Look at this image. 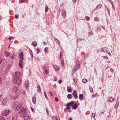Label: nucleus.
Segmentation results:
<instances>
[{"label":"nucleus","instance_id":"1","mask_svg":"<svg viewBox=\"0 0 120 120\" xmlns=\"http://www.w3.org/2000/svg\"><path fill=\"white\" fill-rule=\"evenodd\" d=\"M21 74L19 72H17L15 73L13 80V82L17 83V85H19L21 82V79L19 77L21 76Z\"/></svg>","mask_w":120,"mask_h":120},{"label":"nucleus","instance_id":"2","mask_svg":"<svg viewBox=\"0 0 120 120\" xmlns=\"http://www.w3.org/2000/svg\"><path fill=\"white\" fill-rule=\"evenodd\" d=\"M12 91L15 94V98L14 99L16 98L20 93L19 90L17 87H13L12 89Z\"/></svg>","mask_w":120,"mask_h":120},{"label":"nucleus","instance_id":"3","mask_svg":"<svg viewBox=\"0 0 120 120\" xmlns=\"http://www.w3.org/2000/svg\"><path fill=\"white\" fill-rule=\"evenodd\" d=\"M18 110V113L20 114L22 113H23L21 115L22 117L26 115V109L22 107Z\"/></svg>","mask_w":120,"mask_h":120},{"label":"nucleus","instance_id":"4","mask_svg":"<svg viewBox=\"0 0 120 120\" xmlns=\"http://www.w3.org/2000/svg\"><path fill=\"white\" fill-rule=\"evenodd\" d=\"M80 67V65L79 64H78L76 65L74 67L73 70L72 71V74L75 73Z\"/></svg>","mask_w":120,"mask_h":120},{"label":"nucleus","instance_id":"5","mask_svg":"<svg viewBox=\"0 0 120 120\" xmlns=\"http://www.w3.org/2000/svg\"><path fill=\"white\" fill-rule=\"evenodd\" d=\"M74 103V102L73 101H71L70 102L68 103L67 104V107H66V109L68 110H69L70 109V108L69 107V106H72Z\"/></svg>","mask_w":120,"mask_h":120},{"label":"nucleus","instance_id":"6","mask_svg":"<svg viewBox=\"0 0 120 120\" xmlns=\"http://www.w3.org/2000/svg\"><path fill=\"white\" fill-rule=\"evenodd\" d=\"M22 103L21 102L17 103V106L15 109V110L18 111L19 109L20 108L22 107Z\"/></svg>","mask_w":120,"mask_h":120},{"label":"nucleus","instance_id":"7","mask_svg":"<svg viewBox=\"0 0 120 120\" xmlns=\"http://www.w3.org/2000/svg\"><path fill=\"white\" fill-rule=\"evenodd\" d=\"M8 102V99L7 98H4L3 99L2 103V105L5 106L7 105Z\"/></svg>","mask_w":120,"mask_h":120},{"label":"nucleus","instance_id":"8","mask_svg":"<svg viewBox=\"0 0 120 120\" xmlns=\"http://www.w3.org/2000/svg\"><path fill=\"white\" fill-rule=\"evenodd\" d=\"M10 110H4L2 113V116H5L8 115L10 112Z\"/></svg>","mask_w":120,"mask_h":120},{"label":"nucleus","instance_id":"9","mask_svg":"<svg viewBox=\"0 0 120 120\" xmlns=\"http://www.w3.org/2000/svg\"><path fill=\"white\" fill-rule=\"evenodd\" d=\"M12 120H17V113H14L12 115Z\"/></svg>","mask_w":120,"mask_h":120},{"label":"nucleus","instance_id":"10","mask_svg":"<svg viewBox=\"0 0 120 120\" xmlns=\"http://www.w3.org/2000/svg\"><path fill=\"white\" fill-rule=\"evenodd\" d=\"M23 60L22 59H20L19 61V64L20 67L21 68L23 67Z\"/></svg>","mask_w":120,"mask_h":120},{"label":"nucleus","instance_id":"11","mask_svg":"<svg viewBox=\"0 0 120 120\" xmlns=\"http://www.w3.org/2000/svg\"><path fill=\"white\" fill-rule=\"evenodd\" d=\"M72 95L74 96V98L75 99H77L78 98V96L77 95V93L75 91H74L72 93Z\"/></svg>","mask_w":120,"mask_h":120},{"label":"nucleus","instance_id":"12","mask_svg":"<svg viewBox=\"0 0 120 120\" xmlns=\"http://www.w3.org/2000/svg\"><path fill=\"white\" fill-rule=\"evenodd\" d=\"M62 14L63 18L65 17L66 15V12L65 10H62Z\"/></svg>","mask_w":120,"mask_h":120},{"label":"nucleus","instance_id":"13","mask_svg":"<svg viewBox=\"0 0 120 120\" xmlns=\"http://www.w3.org/2000/svg\"><path fill=\"white\" fill-rule=\"evenodd\" d=\"M29 85V82L27 80H26L25 83V86L26 87V89L28 88Z\"/></svg>","mask_w":120,"mask_h":120},{"label":"nucleus","instance_id":"14","mask_svg":"<svg viewBox=\"0 0 120 120\" xmlns=\"http://www.w3.org/2000/svg\"><path fill=\"white\" fill-rule=\"evenodd\" d=\"M101 50L103 52H106L108 51V49L106 47H105L102 48Z\"/></svg>","mask_w":120,"mask_h":120},{"label":"nucleus","instance_id":"15","mask_svg":"<svg viewBox=\"0 0 120 120\" xmlns=\"http://www.w3.org/2000/svg\"><path fill=\"white\" fill-rule=\"evenodd\" d=\"M37 90L39 92H41V91L40 85L39 84H38L37 85Z\"/></svg>","mask_w":120,"mask_h":120},{"label":"nucleus","instance_id":"16","mask_svg":"<svg viewBox=\"0 0 120 120\" xmlns=\"http://www.w3.org/2000/svg\"><path fill=\"white\" fill-rule=\"evenodd\" d=\"M36 98L35 97H34L32 98V102L33 103L35 104L36 102Z\"/></svg>","mask_w":120,"mask_h":120},{"label":"nucleus","instance_id":"17","mask_svg":"<svg viewBox=\"0 0 120 120\" xmlns=\"http://www.w3.org/2000/svg\"><path fill=\"white\" fill-rule=\"evenodd\" d=\"M23 53L22 52H21L19 54V57L20 59H22V60H23Z\"/></svg>","mask_w":120,"mask_h":120},{"label":"nucleus","instance_id":"18","mask_svg":"<svg viewBox=\"0 0 120 120\" xmlns=\"http://www.w3.org/2000/svg\"><path fill=\"white\" fill-rule=\"evenodd\" d=\"M117 100L118 101V98H117ZM119 104V102L118 101H117L116 102V104H115V107L116 108H117L118 107V106Z\"/></svg>","mask_w":120,"mask_h":120},{"label":"nucleus","instance_id":"19","mask_svg":"<svg viewBox=\"0 0 120 120\" xmlns=\"http://www.w3.org/2000/svg\"><path fill=\"white\" fill-rule=\"evenodd\" d=\"M53 67L55 70L58 69L59 68V66L56 65H53Z\"/></svg>","mask_w":120,"mask_h":120},{"label":"nucleus","instance_id":"20","mask_svg":"<svg viewBox=\"0 0 120 120\" xmlns=\"http://www.w3.org/2000/svg\"><path fill=\"white\" fill-rule=\"evenodd\" d=\"M109 101L111 102H112L114 100V98L111 97H110L109 99Z\"/></svg>","mask_w":120,"mask_h":120},{"label":"nucleus","instance_id":"21","mask_svg":"<svg viewBox=\"0 0 120 120\" xmlns=\"http://www.w3.org/2000/svg\"><path fill=\"white\" fill-rule=\"evenodd\" d=\"M72 106V108L73 109H76L77 108V106L76 104H75L73 105Z\"/></svg>","mask_w":120,"mask_h":120},{"label":"nucleus","instance_id":"22","mask_svg":"<svg viewBox=\"0 0 120 120\" xmlns=\"http://www.w3.org/2000/svg\"><path fill=\"white\" fill-rule=\"evenodd\" d=\"M83 95L82 94H80L79 95V99L81 100H82L83 99V98L81 99V98H83Z\"/></svg>","mask_w":120,"mask_h":120},{"label":"nucleus","instance_id":"23","mask_svg":"<svg viewBox=\"0 0 120 120\" xmlns=\"http://www.w3.org/2000/svg\"><path fill=\"white\" fill-rule=\"evenodd\" d=\"M72 97V96L71 94H69L67 96V98L69 99H71Z\"/></svg>","mask_w":120,"mask_h":120},{"label":"nucleus","instance_id":"24","mask_svg":"<svg viewBox=\"0 0 120 120\" xmlns=\"http://www.w3.org/2000/svg\"><path fill=\"white\" fill-rule=\"evenodd\" d=\"M63 52L62 51H61L60 52V59H61L62 58V57L63 56Z\"/></svg>","mask_w":120,"mask_h":120},{"label":"nucleus","instance_id":"25","mask_svg":"<svg viewBox=\"0 0 120 120\" xmlns=\"http://www.w3.org/2000/svg\"><path fill=\"white\" fill-rule=\"evenodd\" d=\"M101 4H99L98 5H97L96 7V9H99V8H100L101 7Z\"/></svg>","mask_w":120,"mask_h":120},{"label":"nucleus","instance_id":"26","mask_svg":"<svg viewBox=\"0 0 120 120\" xmlns=\"http://www.w3.org/2000/svg\"><path fill=\"white\" fill-rule=\"evenodd\" d=\"M29 116H26L24 118V120H29Z\"/></svg>","mask_w":120,"mask_h":120},{"label":"nucleus","instance_id":"27","mask_svg":"<svg viewBox=\"0 0 120 120\" xmlns=\"http://www.w3.org/2000/svg\"><path fill=\"white\" fill-rule=\"evenodd\" d=\"M49 9L47 6H46L45 8V12L47 13Z\"/></svg>","mask_w":120,"mask_h":120},{"label":"nucleus","instance_id":"28","mask_svg":"<svg viewBox=\"0 0 120 120\" xmlns=\"http://www.w3.org/2000/svg\"><path fill=\"white\" fill-rule=\"evenodd\" d=\"M87 81V79H83L82 80V82L84 83H86Z\"/></svg>","mask_w":120,"mask_h":120},{"label":"nucleus","instance_id":"29","mask_svg":"<svg viewBox=\"0 0 120 120\" xmlns=\"http://www.w3.org/2000/svg\"><path fill=\"white\" fill-rule=\"evenodd\" d=\"M30 53L31 55V58H32V59H33L32 58H33V53H32V50H31L30 51Z\"/></svg>","mask_w":120,"mask_h":120},{"label":"nucleus","instance_id":"30","mask_svg":"<svg viewBox=\"0 0 120 120\" xmlns=\"http://www.w3.org/2000/svg\"><path fill=\"white\" fill-rule=\"evenodd\" d=\"M44 51L45 53H46L48 51V48L47 47H46L45 48Z\"/></svg>","mask_w":120,"mask_h":120},{"label":"nucleus","instance_id":"31","mask_svg":"<svg viewBox=\"0 0 120 120\" xmlns=\"http://www.w3.org/2000/svg\"><path fill=\"white\" fill-rule=\"evenodd\" d=\"M61 64H62V66H64V62L63 60L61 59Z\"/></svg>","mask_w":120,"mask_h":120},{"label":"nucleus","instance_id":"32","mask_svg":"<svg viewBox=\"0 0 120 120\" xmlns=\"http://www.w3.org/2000/svg\"><path fill=\"white\" fill-rule=\"evenodd\" d=\"M99 18H98L96 17H95L94 18V20L95 21H99Z\"/></svg>","mask_w":120,"mask_h":120},{"label":"nucleus","instance_id":"33","mask_svg":"<svg viewBox=\"0 0 120 120\" xmlns=\"http://www.w3.org/2000/svg\"><path fill=\"white\" fill-rule=\"evenodd\" d=\"M32 44L35 47H36L37 45V44L34 42H32Z\"/></svg>","mask_w":120,"mask_h":120},{"label":"nucleus","instance_id":"34","mask_svg":"<svg viewBox=\"0 0 120 120\" xmlns=\"http://www.w3.org/2000/svg\"><path fill=\"white\" fill-rule=\"evenodd\" d=\"M55 41L57 43V42H58V43H60V42L56 38H55Z\"/></svg>","mask_w":120,"mask_h":120},{"label":"nucleus","instance_id":"35","mask_svg":"<svg viewBox=\"0 0 120 120\" xmlns=\"http://www.w3.org/2000/svg\"><path fill=\"white\" fill-rule=\"evenodd\" d=\"M73 80L74 82V83L75 84H77V82L76 81V79H73Z\"/></svg>","mask_w":120,"mask_h":120},{"label":"nucleus","instance_id":"36","mask_svg":"<svg viewBox=\"0 0 120 120\" xmlns=\"http://www.w3.org/2000/svg\"><path fill=\"white\" fill-rule=\"evenodd\" d=\"M92 115L93 118H94L95 116V114L94 113H93L92 114Z\"/></svg>","mask_w":120,"mask_h":120},{"label":"nucleus","instance_id":"37","mask_svg":"<svg viewBox=\"0 0 120 120\" xmlns=\"http://www.w3.org/2000/svg\"><path fill=\"white\" fill-rule=\"evenodd\" d=\"M89 87L90 91L91 92H92L93 91V88L91 87L90 86H89Z\"/></svg>","mask_w":120,"mask_h":120},{"label":"nucleus","instance_id":"38","mask_svg":"<svg viewBox=\"0 0 120 120\" xmlns=\"http://www.w3.org/2000/svg\"><path fill=\"white\" fill-rule=\"evenodd\" d=\"M44 94L45 95V97L46 98V99H48V98L47 96V95H46V92L45 91L44 92Z\"/></svg>","mask_w":120,"mask_h":120},{"label":"nucleus","instance_id":"39","mask_svg":"<svg viewBox=\"0 0 120 120\" xmlns=\"http://www.w3.org/2000/svg\"><path fill=\"white\" fill-rule=\"evenodd\" d=\"M6 55L7 57H8L10 56V53H9L8 52Z\"/></svg>","mask_w":120,"mask_h":120},{"label":"nucleus","instance_id":"40","mask_svg":"<svg viewBox=\"0 0 120 120\" xmlns=\"http://www.w3.org/2000/svg\"><path fill=\"white\" fill-rule=\"evenodd\" d=\"M85 18L86 19H88L87 20V21H88L89 20H90V18L87 16H86L85 17Z\"/></svg>","mask_w":120,"mask_h":120},{"label":"nucleus","instance_id":"41","mask_svg":"<svg viewBox=\"0 0 120 120\" xmlns=\"http://www.w3.org/2000/svg\"><path fill=\"white\" fill-rule=\"evenodd\" d=\"M40 52V50L39 49H37V54H38Z\"/></svg>","mask_w":120,"mask_h":120},{"label":"nucleus","instance_id":"42","mask_svg":"<svg viewBox=\"0 0 120 120\" xmlns=\"http://www.w3.org/2000/svg\"><path fill=\"white\" fill-rule=\"evenodd\" d=\"M0 120H5L4 118L3 117H0Z\"/></svg>","mask_w":120,"mask_h":120},{"label":"nucleus","instance_id":"43","mask_svg":"<svg viewBox=\"0 0 120 120\" xmlns=\"http://www.w3.org/2000/svg\"><path fill=\"white\" fill-rule=\"evenodd\" d=\"M55 101L56 102H57L58 101V99L56 97L55 98Z\"/></svg>","mask_w":120,"mask_h":120},{"label":"nucleus","instance_id":"44","mask_svg":"<svg viewBox=\"0 0 120 120\" xmlns=\"http://www.w3.org/2000/svg\"><path fill=\"white\" fill-rule=\"evenodd\" d=\"M92 34V33L91 32H90L88 34V36H90L91 34Z\"/></svg>","mask_w":120,"mask_h":120},{"label":"nucleus","instance_id":"45","mask_svg":"<svg viewBox=\"0 0 120 120\" xmlns=\"http://www.w3.org/2000/svg\"><path fill=\"white\" fill-rule=\"evenodd\" d=\"M17 105V104H16V103H14V105L13 106V108H14L16 106V105Z\"/></svg>","mask_w":120,"mask_h":120},{"label":"nucleus","instance_id":"46","mask_svg":"<svg viewBox=\"0 0 120 120\" xmlns=\"http://www.w3.org/2000/svg\"><path fill=\"white\" fill-rule=\"evenodd\" d=\"M62 80H60L58 81V82L60 84H61L62 83Z\"/></svg>","mask_w":120,"mask_h":120},{"label":"nucleus","instance_id":"47","mask_svg":"<svg viewBox=\"0 0 120 120\" xmlns=\"http://www.w3.org/2000/svg\"><path fill=\"white\" fill-rule=\"evenodd\" d=\"M97 94H96L94 95H92V97H95L97 95Z\"/></svg>","mask_w":120,"mask_h":120},{"label":"nucleus","instance_id":"48","mask_svg":"<svg viewBox=\"0 0 120 120\" xmlns=\"http://www.w3.org/2000/svg\"><path fill=\"white\" fill-rule=\"evenodd\" d=\"M44 71L46 74H48V70H47V69L46 70H45Z\"/></svg>","mask_w":120,"mask_h":120},{"label":"nucleus","instance_id":"49","mask_svg":"<svg viewBox=\"0 0 120 120\" xmlns=\"http://www.w3.org/2000/svg\"><path fill=\"white\" fill-rule=\"evenodd\" d=\"M19 16L17 15H15V17L17 19L18 17Z\"/></svg>","mask_w":120,"mask_h":120},{"label":"nucleus","instance_id":"50","mask_svg":"<svg viewBox=\"0 0 120 120\" xmlns=\"http://www.w3.org/2000/svg\"><path fill=\"white\" fill-rule=\"evenodd\" d=\"M54 80L55 81H56L57 80V78L56 77H54Z\"/></svg>","mask_w":120,"mask_h":120},{"label":"nucleus","instance_id":"51","mask_svg":"<svg viewBox=\"0 0 120 120\" xmlns=\"http://www.w3.org/2000/svg\"><path fill=\"white\" fill-rule=\"evenodd\" d=\"M68 92H71V90L70 89H68Z\"/></svg>","mask_w":120,"mask_h":120},{"label":"nucleus","instance_id":"52","mask_svg":"<svg viewBox=\"0 0 120 120\" xmlns=\"http://www.w3.org/2000/svg\"><path fill=\"white\" fill-rule=\"evenodd\" d=\"M47 70V69L46 68V67H44L43 68V70L45 71V70Z\"/></svg>","mask_w":120,"mask_h":120},{"label":"nucleus","instance_id":"53","mask_svg":"<svg viewBox=\"0 0 120 120\" xmlns=\"http://www.w3.org/2000/svg\"><path fill=\"white\" fill-rule=\"evenodd\" d=\"M55 119L56 120H60V119H59L58 117H56L55 118Z\"/></svg>","mask_w":120,"mask_h":120},{"label":"nucleus","instance_id":"54","mask_svg":"<svg viewBox=\"0 0 120 120\" xmlns=\"http://www.w3.org/2000/svg\"><path fill=\"white\" fill-rule=\"evenodd\" d=\"M13 38V37H12L11 36L8 38V39L11 40Z\"/></svg>","mask_w":120,"mask_h":120},{"label":"nucleus","instance_id":"55","mask_svg":"<svg viewBox=\"0 0 120 120\" xmlns=\"http://www.w3.org/2000/svg\"><path fill=\"white\" fill-rule=\"evenodd\" d=\"M103 57L105 59H107L108 58V57L106 56H103Z\"/></svg>","mask_w":120,"mask_h":120},{"label":"nucleus","instance_id":"56","mask_svg":"<svg viewBox=\"0 0 120 120\" xmlns=\"http://www.w3.org/2000/svg\"><path fill=\"white\" fill-rule=\"evenodd\" d=\"M81 39H80L78 38L77 39V41H78V42H79L81 41Z\"/></svg>","mask_w":120,"mask_h":120},{"label":"nucleus","instance_id":"57","mask_svg":"<svg viewBox=\"0 0 120 120\" xmlns=\"http://www.w3.org/2000/svg\"><path fill=\"white\" fill-rule=\"evenodd\" d=\"M2 81V79L0 77V84L1 83Z\"/></svg>","mask_w":120,"mask_h":120},{"label":"nucleus","instance_id":"58","mask_svg":"<svg viewBox=\"0 0 120 120\" xmlns=\"http://www.w3.org/2000/svg\"><path fill=\"white\" fill-rule=\"evenodd\" d=\"M77 0H73V2L74 3H76Z\"/></svg>","mask_w":120,"mask_h":120},{"label":"nucleus","instance_id":"59","mask_svg":"<svg viewBox=\"0 0 120 120\" xmlns=\"http://www.w3.org/2000/svg\"><path fill=\"white\" fill-rule=\"evenodd\" d=\"M50 93L51 95L52 96H53V94L52 93V92L51 91H50L49 92Z\"/></svg>","mask_w":120,"mask_h":120},{"label":"nucleus","instance_id":"60","mask_svg":"<svg viewBox=\"0 0 120 120\" xmlns=\"http://www.w3.org/2000/svg\"><path fill=\"white\" fill-rule=\"evenodd\" d=\"M31 110L33 112H34V110L32 108V107H31Z\"/></svg>","mask_w":120,"mask_h":120},{"label":"nucleus","instance_id":"61","mask_svg":"<svg viewBox=\"0 0 120 120\" xmlns=\"http://www.w3.org/2000/svg\"><path fill=\"white\" fill-rule=\"evenodd\" d=\"M43 44L44 45H45L47 44V43H46V42H43Z\"/></svg>","mask_w":120,"mask_h":120},{"label":"nucleus","instance_id":"62","mask_svg":"<svg viewBox=\"0 0 120 120\" xmlns=\"http://www.w3.org/2000/svg\"><path fill=\"white\" fill-rule=\"evenodd\" d=\"M13 54L12 55V56H11V59L14 60V57L13 56Z\"/></svg>","mask_w":120,"mask_h":120},{"label":"nucleus","instance_id":"63","mask_svg":"<svg viewBox=\"0 0 120 120\" xmlns=\"http://www.w3.org/2000/svg\"><path fill=\"white\" fill-rule=\"evenodd\" d=\"M46 112H47V114H49V112H48V109L47 108H46Z\"/></svg>","mask_w":120,"mask_h":120},{"label":"nucleus","instance_id":"64","mask_svg":"<svg viewBox=\"0 0 120 120\" xmlns=\"http://www.w3.org/2000/svg\"><path fill=\"white\" fill-rule=\"evenodd\" d=\"M64 4V3H62L60 5V7L59 8V9L60 8V7H62V6Z\"/></svg>","mask_w":120,"mask_h":120}]
</instances>
